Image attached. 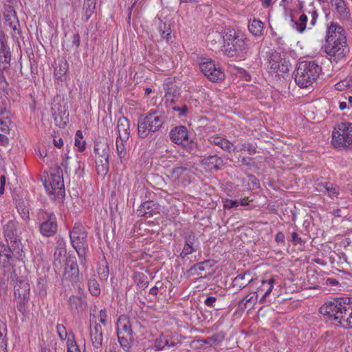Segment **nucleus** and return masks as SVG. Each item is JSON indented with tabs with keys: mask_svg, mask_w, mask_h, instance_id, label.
<instances>
[{
	"mask_svg": "<svg viewBox=\"0 0 352 352\" xmlns=\"http://www.w3.org/2000/svg\"><path fill=\"white\" fill-rule=\"evenodd\" d=\"M320 313L337 322L344 329L352 328V299L340 298L324 303Z\"/></svg>",
	"mask_w": 352,
	"mask_h": 352,
	"instance_id": "nucleus-1",
	"label": "nucleus"
},
{
	"mask_svg": "<svg viewBox=\"0 0 352 352\" xmlns=\"http://www.w3.org/2000/svg\"><path fill=\"white\" fill-rule=\"evenodd\" d=\"M217 36L222 38L223 45L221 51L230 57H243L248 53V39L239 30L233 28H226L221 35Z\"/></svg>",
	"mask_w": 352,
	"mask_h": 352,
	"instance_id": "nucleus-2",
	"label": "nucleus"
},
{
	"mask_svg": "<svg viewBox=\"0 0 352 352\" xmlns=\"http://www.w3.org/2000/svg\"><path fill=\"white\" fill-rule=\"evenodd\" d=\"M321 73L322 68L316 61L303 60L298 64L294 80L300 88H308L317 84Z\"/></svg>",
	"mask_w": 352,
	"mask_h": 352,
	"instance_id": "nucleus-3",
	"label": "nucleus"
},
{
	"mask_svg": "<svg viewBox=\"0 0 352 352\" xmlns=\"http://www.w3.org/2000/svg\"><path fill=\"white\" fill-rule=\"evenodd\" d=\"M167 120L166 113L160 109L151 110L145 116H141L138 123V134L141 138L158 131Z\"/></svg>",
	"mask_w": 352,
	"mask_h": 352,
	"instance_id": "nucleus-4",
	"label": "nucleus"
},
{
	"mask_svg": "<svg viewBox=\"0 0 352 352\" xmlns=\"http://www.w3.org/2000/svg\"><path fill=\"white\" fill-rule=\"evenodd\" d=\"M44 186L49 195L52 196V199H63L65 191L62 170L60 166L52 168L48 179L45 181Z\"/></svg>",
	"mask_w": 352,
	"mask_h": 352,
	"instance_id": "nucleus-5",
	"label": "nucleus"
},
{
	"mask_svg": "<svg viewBox=\"0 0 352 352\" xmlns=\"http://www.w3.org/2000/svg\"><path fill=\"white\" fill-rule=\"evenodd\" d=\"M36 221L39 225L40 233L46 237L54 236L58 230L56 217L53 212L39 209Z\"/></svg>",
	"mask_w": 352,
	"mask_h": 352,
	"instance_id": "nucleus-6",
	"label": "nucleus"
},
{
	"mask_svg": "<svg viewBox=\"0 0 352 352\" xmlns=\"http://www.w3.org/2000/svg\"><path fill=\"white\" fill-rule=\"evenodd\" d=\"M332 144L336 148H352V123L341 122L332 133Z\"/></svg>",
	"mask_w": 352,
	"mask_h": 352,
	"instance_id": "nucleus-7",
	"label": "nucleus"
},
{
	"mask_svg": "<svg viewBox=\"0 0 352 352\" xmlns=\"http://www.w3.org/2000/svg\"><path fill=\"white\" fill-rule=\"evenodd\" d=\"M79 283V270L74 257H68L66 260L62 284L65 290H71L72 287L81 290Z\"/></svg>",
	"mask_w": 352,
	"mask_h": 352,
	"instance_id": "nucleus-8",
	"label": "nucleus"
},
{
	"mask_svg": "<svg viewBox=\"0 0 352 352\" xmlns=\"http://www.w3.org/2000/svg\"><path fill=\"white\" fill-rule=\"evenodd\" d=\"M69 238L72 247L77 252L79 257L82 258L85 254L88 248L87 232L82 223H76L69 232Z\"/></svg>",
	"mask_w": 352,
	"mask_h": 352,
	"instance_id": "nucleus-9",
	"label": "nucleus"
},
{
	"mask_svg": "<svg viewBox=\"0 0 352 352\" xmlns=\"http://www.w3.org/2000/svg\"><path fill=\"white\" fill-rule=\"evenodd\" d=\"M199 66L204 75L212 82L221 81L225 78L221 67L211 58H200L199 59Z\"/></svg>",
	"mask_w": 352,
	"mask_h": 352,
	"instance_id": "nucleus-10",
	"label": "nucleus"
},
{
	"mask_svg": "<svg viewBox=\"0 0 352 352\" xmlns=\"http://www.w3.org/2000/svg\"><path fill=\"white\" fill-rule=\"evenodd\" d=\"M324 49L331 63L339 62L344 59L349 53L347 42L325 41Z\"/></svg>",
	"mask_w": 352,
	"mask_h": 352,
	"instance_id": "nucleus-11",
	"label": "nucleus"
},
{
	"mask_svg": "<svg viewBox=\"0 0 352 352\" xmlns=\"http://www.w3.org/2000/svg\"><path fill=\"white\" fill-rule=\"evenodd\" d=\"M170 138L174 143L181 145L190 153L197 146V143L190 139L188 129L184 126H176L172 129L170 132Z\"/></svg>",
	"mask_w": 352,
	"mask_h": 352,
	"instance_id": "nucleus-12",
	"label": "nucleus"
},
{
	"mask_svg": "<svg viewBox=\"0 0 352 352\" xmlns=\"http://www.w3.org/2000/svg\"><path fill=\"white\" fill-rule=\"evenodd\" d=\"M14 297L17 302V309L22 314L27 311V304L30 298V286L24 280H16L14 287Z\"/></svg>",
	"mask_w": 352,
	"mask_h": 352,
	"instance_id": "nucleus-13",
	"label": "nucleus"
},
{
	"mask_svg": "<svg viewBox=\"0 0 352 352\" xmlns=\"http://www.w3.org/2000/svg\"><path fill=\"white\" fill-rule=\"evenodd\" d=\"M194 172L191 165H182L173 168L170 177L177 186H186L193 177Z\"/></svg>",
	"mask_w": 352,
	"mask_h": 352,
	"instance_id": "nucleus-14",
	"label": "nucleus"
},
{
	"mask_svg": "<svg viewBox=\"0 0 352 352\" xmlns=\"http://www.w3.org/2000/svg\"><path fill=\"white\" fill-rule=\"evenodd\" d=\"M18 223L14 221H10L3 228L4 236L7 243L12 244V247L15 250L19 249L21 239L17 230Z\"/></svg>",
	"mask_w": 352,
	"mask_h": 352,
	"instance_id": "nucleus-15",
	"label": "nucleus"
},
{
	"mask_svg": "<svg viewBox=\"0 0 352 352\" xmlns=\"http://www.w3.org/2000/svg\"><path fill=\"white\" fill-rule=\"evenodd\" d=\"M346 42V34L343 27L336 22H331L326 30L325 41Z\"/></svg>",
	"mask_w": 352,
	"mask_h": 352,
	"instance_id": "nucleus-16",
	"label": "nucleus"
},
{
	"mask_svg": "<svg viewBox=\"0 0 352 352\" xmlns=\"http://www.w3.org/2000/svg\"><path fill=\"white\" fill-rule=\"evenodd\" d=\"M267 67L271 73H276L277 75L288 71L287 65L282 63L280 55L276 52L269 54Z\"/></svg>",
	"mask_w": 352,
	"mask_h": 352,
	"instance_id": "nucleus-17",
	"label": "nucleus"
},
{
	"mask_svg": "<svg viewBox=\"0 0 352 352\" xmlns=\"http://www.w3.org/2000/svg\"><path fill=\"white\" fill-rule=\"evenodd\" d=\"M69 307L72 314H79L85 310L87 302L82 289L78 290V295H72L68 299Z\"/></svg>",
	"mask_w": 352,
	"mask_h": 352,
	"instance_id": "nucleus-18",
	"label": "nucleus"
},
{
	"mask_svg": "<svg viewBox=\"0 0 352 352\" xmlns=\"http://www.w3.org/2000/svg\"><path fill=\"white\" fill-rule=\"evenodd\" d=\"M208 142L210 144L218 146L223 151L228 153L238 151L237 146H234L232 142L222 136L217 135H210L208 138Z\"/></svg>",
	"mask_w": 352,
	"mask_h": 352,
	"instance_id": "nucleus-19",
	"label": "nucleus"
},
{
	"mask_svg": "<svg viewBox=\"0 0 352 352\" xmlns=\"http://www.w3.org/2000/svg\"><path fill=\"white\" fill-rule=\"evenodd\" d=\"M184 239L185 244L180 254V256L182 258H184L186 256L196 252L197 245L198 244V239L192 232L186 233L184 235Z\"/></svg>",
	"mask_w": 352,
	"mask_h": 352,
	"instance_id": "nucleus-20",
	"label": "nucleus"
},
{
	"mask_svg": "<svg viewBox=\"0 0 352 352\" xmlns=\"http://www.w3.org/2000/svg\"><path fill=\"white\" fill-rule=\"evenodd\" d=\"M177 344L168 336L162 335L155 340L154 344L151 349H154L155 351L170 349L175 347Z\"/></svg>",
	"mask_w": 352,
	"mask_h": 352,
	"instance_id": "nucleus-21",
	"label": "nucleus"
},
{
	"mask_svg": "<svg viewBox=\"0 0 352 352\" xmlns=\"http://www.w3.org/2000/svg\"><path fill=\"white\" fill-rule=\"evenodd\" d=\"M159 206L152 201L143 202L136 210L139 217H151L158 212Z\"/></svg>",
	"mask_w": 352,
	"mask_h": 352,
	"instance_id": "nucleus-22",
	"label": "nucleus"
},
{
	"mask_svg": "<svg viewBox=\"0 0 352 352\" xmlns=\"http://www.w3.org/2000/svg\"><path fill=\"white\" fill-rule=\"evenodd\" d=\"M118 137L122 142H127L130 135V124L127 118L124 117L120 118L117 124Z\"/></svg>",
	"mask_w": 352,
	"mask_h": 352,
	"instance_id": "nucleus-23",
	"label": "nucleus"
},
{
	"mask_svg": "<svg viewBox=\"0 0 352 352\" xmlns=\"http://www.w3.org/2000/svg\"><path fill=\"white\" fill-rule=\"evenodd\" d=\"M275 283L276 280L274 278H271L267 280H262L261 285L257 288L256 291L258 294H262V296L259 300L260 303H264L266 301L267 298L273 290Z\"/></svg>",
	"mask_w": 352,
	"mask_h": 352,
	"instance_id": "nucleus-24",
	"label": "nucleus"
},
{
	"mask_svg": "<svg viewBox=\"0 0 352 352\" xmlns=\"http://www.w3.org/2000/svg\"><path fill=\"white\" fill-rule=\"evenodd\" d=\"M4 19L6 25H8L13 31H16L17 30V25H19V19L16 15V12L12 6H6Z\"/></svg>",
	"mask_w": 352,
	"mask_h": 352,
	"instance_id": "nucleus-25",
	"label": "nucleus"
},
{
	"mask_svg": "<svg viewBox=\"0 0 352 352\" xmlns=\"http://www.w3.org/2000/svg\"><path fill=\"white\" fill-rule=\"evenodd\" d=\"M90 338L95 349H100L102 345V331L100 324H96L90 327Z\"/></svg>",
	"mask_w": 352,
	"mask_h": 352,
	"instance_id": "nucleus-26",
	"label": "nucleus"
},
{
	"mask_svg": "<svg viewBox=\"0 0 352 352\" xmlns=\"http://www.w3.org/2000/svg\"><path fill=\"white\" fill-rule=\"evenodd\" d=\"M252 280L250 273L245 272L240 274L233 279L232 287L234 288L236 292L240 291L248 285Z\"/></svg>",
	"mask_w": 352,
	"mask_h": 352,
	"instance_id": "nucleus-27",
	"label": "nucleus"
},
{
	"mask_svg": "<svg viewBox=\"0 0 352 352\" xmlns=\"http://www.w3.org/2000/svg\"><path fill=\"white\" fill-rule=\"evenodd\" d=\"M133 335V330L129 318L125 316L119 317L117 322V336Z\"/></svg>",
	"mask_w": 352,
	"mask_h": 352,
	"instance_id": "nucleus-28",
	"label": "nucleus"
},
{
	"mask_svg": "<svg viewBox=\"0 0 352 352\" xmlns=\"http://www.w3.org/2000/svg\"><path fill=\"white\" fill-rule=\"evenodd\" d=\"M201 164L204 165L205 168L209 170H217L223 166V162L221 157L214 155L206 157L203 159L201 160Z\"/></svg>",
	"mask_w": 352,
	"mask_h": 352,
	"instance_id": "nucleus-29",
	"label": "nucleus"
},
{
	"mask_svg": "<svg viewBox=\"0 0 352 352\" xmlns=\"http://www.w3.org/2000/svg\"><path fill=\"white\" fill-rule=\"evenodd\" d=\"M332 6L335 7L336 13L340 20H348L350 16L349 9L344 0H336Z\"/></svg>",
	"mask_w": 352,
	"mask_h": 352,
	"instance_id": "nucleus-30",
	"label": "nucleus"
},
{
	"mask_svg": "<svg viewBox=\"0 0 352 352\" xmlns=\"http://www.w3.org/2000/svg\"><path fill=\"white\" fill-rule=\"evenodd\" d=\"M13 256H0V267L4 270V276H6V273H8L7 278L8 279L10 277L12 278V272H14V265H13Z\"/></svg>",
	"mask_w": 352,
	"mask_h": 352,
	"instance_id": "nucleus-31",
	"label": "nucleus"
},
{
	"mask_svg": "<svg viewBox=\"0 0 352 352\" xmlns=\"http://www.w3.org/2000/svg\"><path fill=\"white\" fill-rule=\"evenodd\" d=\"M94 152L96 155V159H109V149L107 143H97L94 146Z\"/></svg>",
	"mask_w": 352,
	"mask_h": 352,
	"instance_id": "nucleus-32",
	"label": "nucleus"
},
{
	"mask_svg": "<svg viewBox=\"0 0 352 352\" xmlns=\"http://www.w3.org/2000/svg\"><path fill=\"white\" fill-rule=\"evenodd\" d=\"M11 54L6 44V38L0 39V63H10Z\"/></svg>",
	"mask_w": 352,
	"mask_h": 352,
	"instance_id": "nucleus-33",
	"label": "nucleus"
},
{
	"mask_svg": "<svg viewBox=\"0 0 352 352\" xmlns=\"http://www.w3.org/2000/svg\"><path fill=\"white\" fill-rule=\"evenodd\" d=\"M258 297V292H250L239 302V307L241 309H245L248 305L252 307L256 302Z\"/></svg>",
	"mask_w": 352,
	"mask_h": 352,
	"instance_id": "nucleus-34",
	"label": "nucleus"
},
{
	"mask_svg": "<svg viewBox=\"0 0 352 352\" xmlns=\"http://www.w3.org/2000/svg\"><path fill=\"white\" fill-rule=\"evenodd\" d=\"M263 28L264 24L260 20L253 19L249 22V31L256 36H260L262 35Z\"/></svg>",
	"mask_w": 352,
	"mask_h": 352,
	"instance_id": "nucleus-35",
	"label": "nucleus"
},
{
	"mask_svg": "<svg viewBox=\"0 0 352 352\" xmlns=\"http://www.w3.org/2000/svg\"><path fill=\"white\" fill-rule=\"evenodd\" d=\"M133 280L137 286L140 289H144L148 286V277L142 272H135L133 274Z\"/></svg>",
	"mask_w": 352,
	"mask_h": 352,
	"instance_id": "nucleus-36",
	"label": "nucleus"
},
{
	"mask_svg": "<svg viewBox=\"0 0 352 352\" xmlns=\"http://www.w3.org/2000/svg\"><path fill=\"white\" fill-rule=\"evenodd\" d=\"M69 66L66 60H60L54 69V76L62 80L63 76L67 73Z\"/></svg>",
	"mask_w": 352,
	"mask_h": 352,
	"instance_id": "nucleus-37",
	"label": "nucleus"
},
{
	"mask_svg": "<svg viewBox=\"0 0 352 352\" xmlns=\"http://www.w3.org/2000/svg\"><path fill=\"white\" fill-rule=\"evenodd\" d=\"M66 254L65 243L63 239L58 241V245L56 248L54 256L55 262L60 263L61 258Z\"/></svg>",
	"mask_w": 352,
	"mask_h": 352,
	"instance_id": "nucleus-38",
	"label": "nucleus"
},
{
	"mask_svg": "<svg viewBox=\"0 0 352 352\" xmlns=\"http://www.w3.org/2000/svg\"><path fill=\"white\" fill-rule=\"evenodd\" d=\"M118 341L121 347L125 351H129L131 348L132 343L133 342V336L128 335L127 337L126 336H118Z\"/></svg>",
	"mask_w": 352,
	"mask_h": 352,
	"instance_id": "nucleus-39",
	"label": "nucleus"
},
{
	"mask_svg": "<svg viewBox=\"0 0 352 352\" xmlns=\"http://www.w3.org/2000/svg\"><path fill=\"white\" fill-rule=\"evenodd\" d=\"M96 168L99 175H105L109 170V160L96 159Z\"/></svg>",
	"mask_w": 352,
	"mask_h": 352,
	"instance_id": "nucleus-40",
	"label": "nucleus"
},
{
	"mask_svg": "<svg viewBox=\"0 0 352 352\" xmlns=\"http://www.w3.org/2000/svg\"><path fill=\"white\" fill-rule=\"evenodd\" d=\"M20 248L17 249L16 248L14 250V248L12 247V244L7 243H1L0 244V256H13L14 252L17 250V252H19Z\"/></svg>",
	"mask_w": 352,
	"mask_h": 352,
	"instance_id": "nucleus-41",
	"label": "nucleus"
},
{
	"mask_svg": "<svg viewBox=\"0 0 352 352\" xmlns=\"http://www.w3.org/2000/svg\"><path fill=\"white\" fill-rule=\"evenodd\" d=\"M127 142H122L121 140L116 138V149H117V153L121 161V163H122V160L125 158L126 155V151L125 148V144Z\"/></svg>",
	"mask_w": 352,
	"mask_h": 352,
	"instance_id": "nucleus-42",
	"label": "nucleus"
},
{
	"mask_svg": "<svg viewBox=\"0 0 352 352\" xmlns=\"http://www.w3.org/2000/svg\"><path fill=\"white\" fill-rule=\"evenodd\" d=\"M158 30L162 38L168 39L170 34V24L164 23L160 19Z\"/></svg>",
	"mask_w": 352,
	"mask_h": 352,
	"instance_id": "nucleus-43",
	"label": "nucleus"
},
{
	"mask_svg": "<svg viewBox=\"0 0 352 352\" xmlns=\"http://www.w3.org/2000/svg\"><path fill=\"white\" fill-rule=\"evenodd\" d=\"M88 288L91 295L98 296L100 294V285L96 279L88 280Z\"/></svg>",
	"mask_w": 352,
	"mask_h": 352,
	"instance_id": "nucleus-44",
	"label": "nucleus"
},
{
	"mask_svg": "<svg viewBox=\"0 0 352 352\" xmlns=\"http://www.w3.org/2000/svg\"><path fill=\"white\" fill-rule=\"evenodd\" d=\"M307 23V16L305 14L300 16L298 20L295 22L294 28L299 32H302L305 28Z\"/></svg>",
	"mask_w": 352,
	"mask_h": 352,
	"instance_id": "nucleus-45",
	"label": "nucleus"
},
{
	"mask_svg": "<svg viewBox=\"0 0 352 352\" xmlns=\"http://www.w3.org/2000/svg\"><path fill=\"white\" fill-rule=\"evenodd\" d=\"M17 210L23 219L26 220L29 219V208L23 202H19L18 204Z\"/></svg>",
	"mask_w": 352,
	"mask_h": 352,
	"instance_id": "nucleus-46",
	"label": "nucleus"
},
{
	"mask_svg": "<svg viewBox=\"0 0 352 352\" xmlns=\"http://www.w3.org/2000/svg\"><path fill=\"white\" fill-rule=\"evenodd\" d=\"M237 150L238 151H236V152H239L240 151H246L250 155H254L256 153V146L252 143L249 142L243 143L241 144V147L240 148H237Z\"/></svg>",
	"mask_w": 352,
	"mask_h": 352,
	"instance_id": "nucleus-47",
	"label": "nucleus"
},
{
	"mask_svg": "<svg viewBox=\"0 0 352 352\" xmlns=\"http://www.w3.org/2000/svg\"><path fill=\"white\" fill-rule=\"evenodd\" d=\"M11 123L10 120L8 118V115L0 118V130L4 133H8L10 131L9 125Z\"/></svg>",
	"mask_w": 352,
	"mask_h": 352,
	"instance_id": "nucleus-48",
	"label": "nucleus"
},
{
	"mask_svg": "<svg viewBox=\"0 0 352 352\" xmlns=\"http://www.w3.org/2000/svg\"><path fill=\"white\" fill-rule=\"evenodd\" d=\"M291 241L294 245H300V247L305 245V241L299 236V234L294 231L291 233Z\"/></svg>",
	"mask_w": 352,
	"mask_h": 352,
	"instance_id": "nucleus-49",
	"label": "nucleus"
},
{
	"mask_svg": "<svg viewBox=\"0 0 352 352\" xmlns=\"http://www.w3.org/2000/svg\"><path fill=\"white\" fill-rule=\"evenodd\" d=\"M7 331L6 324L0 320V344H7Z\"/></svg>",
	"mask_w": 352,
	"mask_h": 352,
	"instance_id": "nucleus-50",
	"label": "nucleus"
},
{
	"mask_svg": "<svg viewBox=\"0 0 352 352\" xmlns=\"http://www.w3.org/2000/svg\"><path fill=\"white\" fill-rule=\"evenodd\" d=\"M67 345V352H80L79 347L74 339V336L72 338H68Z\"/></svg>",
	"mask_w": 352,
	"mask_h": 352,
	"instance_id": "nucleus-51",
	"label": "nucleus"
},
{
	"mask_svg": "<svg viewBox=\"0 0 352 352\" xmlns=\"http://www.w3.org/2000/svg\"><path fill=\"white\" fill-rule=\"evenodd\" d=\"M56 331L58 337L61 340H65L67 337V332L65 327L63 324H58L56 325Z\"/></svg>",
	"mask_w": 352,
	"mask_h": 352,
	"instance_id": "nucleus-52",
	"label": "nucleus"
},
{
	"mask_svg": "<svg viewBox=\"0 0 352 352\" xmlns=\"http://www.w3.org/2000/svg\"><path fill=\"white\" fill-rule=\"evenodd\" d=\"M223 204L224 209H231L233 208H237L239 206V203L237 202V199L232 200V199H223Z\"/></svg>",
	"mask_w": 352,
	"mask_h": 352,
	"instance_id": "nucleus-53",
	"label": "nucleus"
},
{
	"mask_svg": "<svg viewBox=\"0 0 352 352\" xmlns=\"http://www.w3.org/2000/svg\"><path fill=\"white\" fill-rule=\"evenodd\" d=\"M212 267L211 261L208 260L204 262L199 263L194 266V268L197 271H204L205 270H209Z\"/></svg>",
	"mask_w": 352,
	"mask_h": 352,
	"instance_id": "nucleus-54",
	"label": "nucleus"
},
{
	"mask_svg": "<svg viewBox=\"0 0 352 352\" xmlns=\"http://www.w3.org/2000/svg\"><path fill=\"white\" fill-rule=\"evenodd\" d=\"M173 110L174 111L177 112L178 116L179 117H181V116H185L187 114V113L188 112L189 109L187 105L184 104L182 107H179V106L173 107Z\"/></svg>",
	"mask_w": 352,
	"mask_h": 352,
	"instance_id": "nucleus-55",
	"label": "nucleus"
},
{
	"mask_svg": "<svg viewBox=\"0 0 352 352\" xmlns=\"http://www.w3.org/2000/svg\"><path fill=\"white\" fill-rule=\"evenodd\" d=\"M85 6L86 8V14L91 13L96 8V0H85Z\"/></svg>",
	"mask_w": 352,
	"mask_h": 352,
	"instance_id": "nucleus-56",
	"label": "nucleus"
},
{
	"mask_svg": "<svg viewBox=\"0 0 352 352\" xmlns=\"http://www.w3.org/2000/svg\"><path fill=\"white\" fill-rule=\"evenodd\" d=\"M330 184L329 182H320L316 184V189L320 192L325 193L326 190H328V186Z\"/></svg>",
	"mask_w": 352,
	"mask_h": 352,
	"instance_id": "nucleus-57",
	"label": "nucleus"
},
{
	"mask_svg": "<svg viewBox=\"0 0 352 352\" xmlns=\"http://www.w3.org/2000/svg\"><path fill=\"white\" fill-rule=\"evenodd\" d=\"M98 276L101 280H107L109 276V268L107 265L98 269Z\"/></svg>",
	"mask_w": 352,
	"mask_h": 352,
	"instance_id": "nucleus-58",
	"label": "nucleus"
},
{
	"mask_svg": "<svg viewBox=\"0 0 352 352\" xmlns=\"http://www.w3.org/2000/svg\"><path fill=\"white\" fill-rule=\"evenodd\" d=\"M225 338L224 334L223 333H217L216 334L210 336V340H212V343L214 344H217L223 340Z\"/></svg>",
	"mask_w": 352,
	"mask_h": 352,
	"instance_id": "nucleus-59",
	"label": "nucleus"
},
{
	"mask_svg": "<svg viewBox=\"0 0 352 352\" xmlns=\"http://www.w3.org/2000/svg\"><path fill=\"white\" fill-rule=\"evenodd\" d=\"M107 315L106 309H101V310L99 311V314H98V319H99L100 322L103 326H105V325H106V323H107Z\"/></svg>",
	"mask_w": 352,
	"mask_h": 352,
	"instance_id": "nucleus-60",
	"label": "nucleus"
},
{
	"mask_svg": "<svg viewBox=\"0 0 352 352\" xmlns=\"http://www.w3.org/2000/svg\"><path fill=\"white\" fill-rule=\"evenodd\" d=\"M330 197H335L337 193V188L331 183L328 186V190H326V192Z\"/></svg>",
	"mask_w": 352,
	"mask_h": 352,
	"instance_id": "nucleus-61",
	"label": "nucleus"
},
{
	"mask_svg": "<svg viewBox=\"0 0 352 352\" xmlns=\"http://www.w3.org/2000/svg\"><path fill=\"white\" fill-rule=\"evenodd\" d=\"M275 241L278 244L285 245V235L283 232H278L275 236Z\"/></svg>",
	"mask_w": 352,
	"mask_h": 352,
	"instance_id": "nucleus-62",
	"label": "nucleus"
},
{
	"mask_svg": "<svg viewBox=\"0 0 352 352\" xmlns=\"http://www.w3.org/2000/svg\"><path fill=\"white\" fill-rule=\"evenodd\" d=\"M217 300V298L214 296H208L204 300V304L209 307H213Z\"/></svg>",
	"mask_w": 352,
	"mask_h": 352,
	"instance_id": "nucleus-63",
	"label": "nucleus"
},
{
	"mask_svg": "<svg viewBox=\"0 0 352 352\" xmlns=\"http://www.w3.org/2000/svg\"><path fill=\"white\" fill-rule=\"evenodd\" d=\"M239 160L243 165L248 166L252 165V159L251 157L240 155L239 157Z\"/></svg>",
	"mask_w": 352,
	"mask_h": 352,
	"instance_id": "nucleus-64",
	"label": "nucleus"
}]
</instances>
